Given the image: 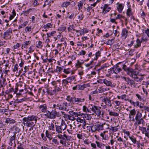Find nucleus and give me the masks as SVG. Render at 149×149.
I'll use <instances>...</instances> for the list:
<instances>
[{"instance_id":"nucleus-64","label":"nucleus","mask_w":149,"mask_h":149,"mask_svg":"<svg viewBox=\"0 0 149 149\" xmlns=\"http://www.w3.org/2000/svg\"><path fill=\"white\" fill-rule=\"evenodd\" d=\"M67 78L68 80V81H69V82H70L74 80L75 79V77L74 76H72Z\"/></svg>"},{"instance_id":"nucleus-42","label":"nucleus","mask_w":149,"mask_h":149,"mask_svg":"<svg viewBox=\"0 0 149 149\" xmlns=\"http://www.w3.org/2000/svg\"><path fill=\"white\" fill-rule=\"evenodd\" d=\"M83 63V62H81L79 60H77L75 66L77 68H81L82 67H83L81 66V65Z\"/></svg>"},{"instance_id":"nucleus-46","label":"nucleus","mask_w":149,"mask_h":149,"mask_svg":"<svg viewBox=\"0 0 149 149\" xmlns=\"http://www.w3.org/2000/svg\"><path fill=\"white\" fill-rule=\"evenodd\" d=\"M82 110L84 112L86 113H91L90 110L85 106L83 107Z\"/></svg>"},{"instance_id":"nucleus-60","label":"nucleus","mask_w":149,"mask_h":149,"mask_svg":"<svg viewBox=\"0 0 149 149\" xmlns=\"http://www.w3.org/2000/svg\"><path fill=\"white\" fill-rule=\"evenodd\" d=\"M129 114L132 115V116H134L136 114V111L134 109H132L130 111Z\"/></svg>"},{"instance_id":"nucleus-13","label":"nucleus","mask_w":149,"mask_h":149,"mask_svg":"<svg viewBox=\"0 0 149 149\" xmlns=\"http://www.w3.org/2000/svg\"><path fill=\"white\" fill-rule=\"evenodd\" d=\"M39 109L42 112L47 113V111L48 110H47V106L46 104H44L40 105L39 107Z\"/></svg>"},{"instance_id":"nucleus-58","label":"nucleus","mask_w":149,"mask_h":149,"mask_svg":"<svg viewBox=\"0 0 149 149\" xmlns=\"http://www.w3.org/2000/svg\"><path fill=\"white\" fill-rule=\"evenodd\" d=\"M101 52L100 51H98L95 54V57L94 58V59L97 60L98 57L100 56Z\"/></svg>"},{"instance_id":"nucleus-37","label":"nucleus","mask_w":149,"mask_h":149,"mask_svg":"<svg viewBox=\"0 0 149 149\" xmlns=\"http://www.w3.org/2000/svg\"><path fill=\"white\" fill-rule=\"evenodd\" d=\"M21 45L18 43H17L15 45H14L13 47V49L14 50V51H15V50H19V48L20 47Z\"/></svg>"},{"instance_id":"nucleus-8","label":"nucleus","mask_w":149,"mask_h":149,"mask_svg":"<svg viewBox=\"0 0 149 149\" xmlns=\"http://www.w3.org/2000/svg\"><path fill=\"white\" fill-rule=\"evenodd\" d=\"M139 72L138 71H136L132 68H131L129 70V72L127 74L130 76L131 77L134 78L138 74Z\"/></svg>"},{"instance_id":"nucleus-18","label":"nucleus","mask_w":149,"mask_h":149,"mask_svg":"<svg viewBox=\"0 0 149 149\" xmlns=\"http://www.w3.org/2000/svg\"><path fill=\"white\" fill-rule=\"evenodd\" d=\"M87 12V14L88 15H90L92 13H93L94 10L92 9V8L91 6H88L85 9Z\"/></svg>"},{"instance_id":"nucleus-31","label":"nucleus","mask_w":149,"mask_h":149,"mask_svg":"<svg viewBox=\"0 0 149 149\" xmlns=\"http://www.w3.org/2000/svg\"><path fill=\"white\" fill-rule=\"evenodd\" d=\"M47 93L49 95H53L56 94V91L54 90H48L47 91Z\"/></svg>"},{"instance_id":"nucleus-7","label":"nucleus","mask_w":149,"mask_h":149,"mask_svg":"<svg viewBox=\"0 0 149 149\" xmlns=\"http://www.w3.org/2000/svg\"><path fill=\"white\" fill-rule=\"evenodd\" d=\"M122 79L127 82V84L131 86L133 85L134 87H136V85H135V82L134 80L130 79L129 77H122Z\"/></svg>"},{"instance_id":"nucleus-33","label":"nucleus","mask_w":149,"mask_h":149,"mask_svg":"<svg viewBox=\"0 0 149 149\" xmlns=\"http://www.w3.org/2000/svg\"><path fill=\"white\" fill-rule=\"evenodd\" d=\"M71 3L70 1H65L61 5V7L63 8H66Z\"/></svg>"},{"instance_id":"nucleus-25","label":"nucleus","mask_w":149,"mask_h":149,"mask_svg":"<svg viewBox=\"0 0 149 149\" xmlns=\"http://www.w3.org/2000/svg\"><path fill=\"white\" fill-rule=\"evenodd\" d=\"M124 6L123 4H119L118 6L117 7V9L118 11L121 13L122 12V10Z\"/></svg>"},{"instance_id":"nucleus-19","label":"nucleus","mask_w":149,"mask_h":149,"mask_svg":"<svg viewBox=\"0 0 149 149\" xmlns=\"http://www.w3.org/2000/svg\"><path fill=\"white\" fill-rule=\"evenodd\" d=\"M48 128L49 130L52 131H55V128L54 124L52 123H48Z\"/></svg>"},{"instance_id":"nucleus-44","label":"nucleus","mask_w":149,"mask_h":149,"mask_svg":"<svg viewBox=\"0 0 149 149\" xmlns=\"http://www.w3.org/2000/svg\"><path fill=\"white\" fill-rule=\"evenodd\" d=\"M63 140L66 141H70L71 139L70 136L65 134H64L63 135Z\"/></svg>"},{"instance_id":"nucleus-34","label":"nucleus","mask_w":149,"mask_h":149,"mask_svg":"<svg viewBox=\"0 0 149 149\" xmlns=\"http://www.w3.org/2000/svg\"><path fill=\"white\" fill-rule=\"evenodd\" d=\"M136 120V121L137 124L138 125L141 124L143 125L145 123V121L143 118H140Z\"/></svg>"},{"instance_id":"nucleus-30","label":"nucleus","mask_w":149,"mask_h":149,"mask_svg":"<svg viewBox=\"0 0 149 149\" xmlns=\"http://www.w3.org/2000/svg\"><path fill=\"white\" fill-rule=\"evenodd\" d=\"M31 42L30 41H26L24 42L23 45H22V48L23 49V47L26 48L27 47V46L30 44Z\"/></svg>"},{"instance_id":"nucleus-51","label":"nucleus","mask_w":149,"mask_h":149,"mask_svg":"<svg viewBox=\"0 0 149 149\" xmlns=\"http://www.w3.org/2000/svg\"><path fill=\"white\" fill-rule=\"evenodd\" d=\"M114 39L109 40L106 43V44L108 45H112L114 42Z\"/></svg>"},{"instance_id":"nucleus-21","label":"nucleus","mask_w":149,"mask_h":149,"mask_svg":"<svg viewBox=\"0 0 149 149\" xmlns=\"http://www.w3.org/2000/svg\"><path fill=\"white\" fill-rule=\"evenodd\" d=\"M5 122L7 124H14L16 122V121L13 119L7 118L6 119Z\"/></svg>"},{"instance_id":"nucleus-20","label":"nucleus","mask_w":149,"mask_h":149,"mask_svg":"<svg viewBox=\"0 0 149 149\" xmlns=\"http://www.w3.org/2000/svg\"><path fill=\"white\" fill-rule=\"evenodd\" d=\"M90 127L91 128V130L92 132H95L96 131H98L97 123L92 126H90Z\"/></svg>"},{"instance_id":"nucleus-14","label":"nucleus","mask_w":149,"mask_h":149,"mask_svg":"<svg viewBox=\"0 0 149 149\" xmlns=\"http://www.w3.org/2000/svg\"><path fill=\"white\" fill-rule=\"evenodd\" d=\"M111 9V8L109 7L108 4H105L103 7L102 13L105 14L109 12Z\"/></svg>"},{"instance_id":"nucleus-15","label":"nucleus","mask_w":149,"mask_h":149,"mask_svg":"<svg viewBox=\"0 0 149 149\" xmlns=\"http://www.w3.org/2000/svg\"><path fill=\"white\" fill-rule=\"evenodd\" d=\"M110 100V98L109 99L106 97L103 99L102 101L104 102L106 105L108 106L109 107H111L112 106V104Z\"/></svg>"},{"instance_id":"nucleus-6","label":"nucleus","mask_w":149,"mask_h":149,"mask_svg":"<svg viewBox=\"0 0 149 149\" xmlns=\"http://www.w3.org/2000/svg\"><path fill=\"white\" fill-rule=\"evenodd\" d=\"M12 33V29L11 28L9 29L4 33L3 38L6 39H10Z\"/></svg>"},{"instance_id":"nucleus-4","label":"nucleus","mask_w":149,"mask_h":149,"mask_svg":"<svg viewBox=\"0 0 149 149\" xmlns=\"http://www.w3.org/2000/svg\"><path fill=\"white\" fill-rule=\"evenodd\" d=\"M66 100L68 101L73 104L75 103L76 104H78L80 103L84 102V98L75 97H71L70 96H68L67 97Z\"/></svg>"},{"instance_id":"nucleus-48","label":"nucleus","mask_w":149,"mask_h":149,"mask_svg":"<svg viewBox=\"0 0 149 149\" xmlns=\"http://www.w3.org/2000/svg\"><path fill=\"white\" fill-rule=\"evenodd\" d=\"M45 135L48 138L49 140H51L52 139V137L51 135L49 133L47 130H46L45 132Z\"/></svg>"},{"instance_id":"nucleus-57","label":"nucleus","mask_w":149,"mask_h":149,"mask_svg":"<svg viewBox=\"0 0 149 149\" xmlns=\"http://www.w3.org/2000/svg\"><path fill=\"white\" fill-rule=\"evenodd\" d=\"M27 22H24V23L21 24L19 25L18 29L19 30L21 29V28H23L25 26L27 25Z\"/></svg>"},{"instance_id":"nucleus-24","label":"nucleus","mask_w":149,"mask_h":149,"mask_svg":"<svg viewBox=\"0 0 149 149\" xmlns=\"http://www.w3.org/2000/svg\"><path fill=\"white\" fill-rule=\"evenodd\" d=\"M83 118H85L87 120H90L91 118V116L90 115L87 113H82Z\"/></svg>"},{"instance_id":"nucleus-16","label":"nucleus","mask_w":149,"mask_h":149,"mask_svg":"<svg viewBox=\"0 0 149 149\" xmlns=\"http://www.w3.org/2000/svg\"><path fill=\"white\" fill-rule=\"evenodd\" d=\"M113 72L116 74H118L122 71L121 69L119 67L118 65L113 66Z\"/></svg>"},{"instance_id":"nucleus-5","label":"nucleus","mask_w":149,"mask_h":149,"mask_svg":"<svg viewBox=\"0 0 149 149\" xmlns=\"http://www.w3.org/2000/svg\"><path fill=\"white\" fill-rule=\"evenodd\" d=\"M90 109L98 116H100L101 115H102L103 114V113L101 114L102 109L100 107L91 105L90 107Z\"/></svg>"},{"instance_id":"nucleus-12","label":"nucleus","mask_w":149,"mask_h":149,"mask_svg":"<svg viewBox=\"0 0 149 149\" xmlns=\"http://www.w3.org/2000/svg\"><path fill=\"white\" fill-rule=\"evenodd\" d=\"M129 32L128 30L126 28L123 29L121 33V37L125 39L128 35Z\"/></svg>"},{"instance_id":"nucleus-55","label":"nucleus","mask_w":149,"mask_h":149,"mask_svg":"<svg viewBox=\"0 0 149 149\" xmlns=\"http://www.w3.org/2000/svg\"><path fill=\"white\" fill-rule=\"evenodd\" d=\"M71 72V70L69 68L65 69L63 70V72L67 74L70 73Z\"/></svg>"},{"instance_id":"nucleus-53","label":"nucleus","mask_w":149,"mask_h":149,"mask_svg":"<svg viewBox=\"0 0 149 149\" xmlns=\"http://www.w3.org/2000/svg\"><path fill=\"white\" fill-rule=\"evenodd\" d=\"M56 33V31H53L50 33H47V38L50 37L51 36H53V35Z\"/></svg>"},{"instance_id":"nucleus-27","label":"nucleus","mask_w":149,"mask_h":149,"mask_svg":"<svg viewBox=\"0 0 149 149\" xmlns=\"http://www.w3.org/2000/svg\"><path fill=\"white\" fill-rule=\"evenodd\" d=\"M68 32H72V31L75 30V26L73 24H72L69 26L67 29Z\"/></svg>"},{"instance_id":"nucleus-11","label":"nucleus","mask_w":149,"mask_h":149,"mask_svg":"<svg viewBox=\"0 0 149 149\" xmlns=\"http://www.w3.org/2000/svg\"><path fill=\"white\" fill-rule=\"evenodd\" d=\"M68 107V103L67 102L60 103L59 110H66Z\"/></svg>"},{"instance_id":"nucleus-26","label":"nucleus","mask_w":149,"mask_h":149,"mask_svg":"<svg viewBox=\"0 0 149 149\" xmlns=\"http://www.w3.org/2000/svg\"><path fill=\"white\" fill-rule=\"evenodd\" d=\"M142 42L139 39H137L136 41V44L134 45V47L135 48H138L141 46V44Z\"/></svg>"},{"instance_id":"nucleus-17","label":"nucleus","mask_w":149,"mask_h":149,"mask_svg":"<svg viewBox=\"0 0 149 149\" xmlns=\"http://www.w3.org/2000/svg\"><path fill=\"white\" fill-rule=\"evenodd\" d=\"M142 133L145 134V136L149 138V131H147L146 128L145 127H140V129Z\"/></svg>"},{"instance_id":"nucleus-23","label":"nucleus","mask_w":149,"mask_h":149,"mask_svg":"<svg viewBox=\"0 0 149 149\" xmlns=\"http://www.w3.org/2000/svg\"><path fill=\"white\" fill-rule=\"evenodd\" d=\"M97 128L98 131L99 132L100 131L102 130L103 129V125L105 124L101 123H97Z\"/></svg>"},{"instance_id":"nucleus-10","label":"nucleus","mask_w":149,"mask_h":149,"mask_svg":"<svg viewBox=\"0 0 149 149\" xmlns=\"http://www.w3.org/2000/svg\"><path fill=\"white\" fill-rule=\"evenodd\" d=\"M143 76V75L139 72L138 74L134 78V80L137 82H140L144 78Z\"/></svg>"},{"instance_id":"nucleus-49","label":"nucleus","mask_w":149,"mask_h":149,"mask_svg":"<svg viewBox=\"0 0 149 149\" xmlns=\"http://www.w3.org/2000/svg\"><path fill=\"white\" fill-rule=\"evenodd\" d=\"M52 26V24L50 23H48L44 25L43 28L45 29H47L49 28H51Z\"/></svg>"},{"instance_id":"nucleus-41","label":"nucleus","mask_w":149,"mask_h":149,"mask_svg":"<svg viewBox=\"0 0 149 149\" xmlns=\"http://www.w3.org/2000/svg\"><path fill=\"white\" fill-rule=\"evenodd\" d=\"M69 127L68 129H67V131L68 133L70 134H72V131L74 129V128H72V126L71 124H70L69 125Z\"/></svg>"},{"instance_id":"nucleus-38","label":"nucleus","mask_w":149,"mask_h":149,"mask_svg":"<svg viewBox=\"0 0 149 149\" xmlns=\"http://www.w3.org/2000/svg\"><path fill=\"white\" fill-rule=\"evenodd\" d=\"M122 68L125 71L127 72V74L129 72V70L131 69V68L127 67V66L125 65H123Z\"/></svg>"},{"instance_id":"nucleus-43","label":"nucleus","mask_w":149,"mask_h":149,"mask_svg":"<svg viewBox=\"0 0 149 149\" xmlns=\"http://www.w3.org/2000/svg\"><path fill=\"white\" fill-rule=\"evenodd\" d=\"M129 139L131 140L132 142L134 144H136L137 141L136 138L134 137V136H130Z\"/></svg>"},{"instance_id":"nucleus-2","label":"nucleus","mask_w":149,"mask_h":149,"mask_svg":"<svg viewBox=\"0 0 149 149\" xmlns=\"http://www.w3.org/2000/svg\"><path fill=\"white\" fill-rule=\"evenodd\" d=\"M44 115L46 118L50 119H55L56 117H58L61 116V113L59 111H56L55 109L52 110L51 111H47V113H45Z\"/></svg>"},{"instance_id":"nucleus-54","label":"nucleus","mask_w":149,"mask_h":149,"mask_svg":"<svg viewBox=\"0 0 149 149\" xmlns=\"http://www.w3.org/2000/svg\"><path fill=\"white\" fill-rule=\"evenodd\" d=\"M66 29V27L65 26H63L61 27H59L58 29V31H59L61 32H63L65 31Z\"/></svg>"},{"instance_id":"nucleus-1","label":"nucleus","mask_w":149,"mask_h":149,"mask_svg":"<svg viewBox=\"0 0 149 149\" xmlns=\"http://www.w3.org/2000/svg\"><path fill=\"white\" fill-rule=\"evenodd\" d=\"M38 117L37 116L32 115L26 117H24L23 119V124L24 125L28 127H30L29 130L32 129L33 127L35 125L38 120Z\"/></svg>"},{"instance_id":"nucleus-32","label":"nucleus","mask_w":149,"mask_h":149,"mask_svg":"<svg viewBox=\"0 0 149 149\" xmlns=\"http://www.w3.org/2000/svg\"><path fill=\"white\" fill-rule=\"evenodd\" d=\"M148 36H146V35L143 34L142 35L141 41L142 42H146L148 40Z\"/></svg>"},{"instance_id":"nucleus-50","label":"nucleus","mask_w":149,"mask_h":149,"mask_svg":"<svg viewBox=\"0 0 149 149\" xmlns=\"http://www.w3.org/2000/svg\"><path fill=\"white\" fill-rule=\"evenodd\" d=\"M12 13V15H11L9 17V20H11L16 15V13L14 9L13 10Z\"/></svg>"},{"instance_id":"nucleus-9","label":"nucleus","mask_w":149,"mask_h":149,"mask_svg":"<svg viewBox=\"0 0 149 149\" xmlns=\"http://www.w3.org/2000/svg\"><path fill=\"white\" fill-rule=\"evenodd\" d=\"M60 102H56L54 101L49 103V105L50 107L52 108H54V109H59Z\"/></svg>"},{"instance_id":"nucleus-22","label":"nucleus","mask_w":149,"mask_h":149,"mask_svg":"<svg viewBox=\"0 0 149 149\" xmlns=\"http://www.w3.org/2000/svg\"><path fill=\"white\" fill-rule=\"evenodd\" d=\"M84 70L83 67H82L81 68H79L78 69V74L80 76L81 79L82 78V76L84 74Z\"/></svg>"},{"instance_id":"nucleus-35","label":"nucleus","mask_w":149,"mask_h":149,"mask_svg":"<svg viewBox=\"0 0 149 149\" xmlns=\"http://www.w3.org/2000/svg\"><path fill=\"white\" fill-rule=\"evenodd\" d=\"M142 116V114L139 111H137L135 117V120H137L138 119L141 118Z\"/></svg>"},{"instance_id":"nucleus-40","label":"nucleus","mask_w":149,"mask_h":149,"mask_svg":"<svg viewBox=\"0 0 149 149\" xmlns=\"http://www.w3.org/2000/svg\"><path fill=\"white\" fill-rule=\"evenodd\" d=\"M88 31L87 29H83L81 30L80 35L81 36L84 35L85 33H87L88 32Z\"/></svg>"},{"instance_id":"nucleus-63","label":"nucleus","mask_w":149,"mask_h":149,"mask_svg":"<svg viewBox=\"0 0 149 149\" xmlns=\"http://www.w3.org/2000/svg\"><path fill=\"white\" fill-rule=\"evenodd\" d=\"M52 139V142H53L55 145H58L59 144V142L57 139L53 138Z\"/></svg>"},{"instance_id":"nucleus-3","label":"nucleus","mask_w":149,"mask_h":149,"mask_svg":"<svg viewBox=\"0 0 149 149\" xmlns=\"http://www.w3.org/2000/svg\"><path fill=\"white\" fill-rule=\"evenodd\" d=\"M67 127V125L65 121L63 119L61 120L60 125H55L56 131L58 134L62 133L63 131L66 129Z\"/></svg>"},{"instance_id":"nucleus-56","label":"nucleus","mask_w":149,"mask_h":149,"mask_svg":"<svg viewBox=\"0 0 149 149\" xmlns=\"http://www.w3.org/2000/svg\"><path fill=\"white\" fill-rule=\"evenodd\" d=\"M95 143L97 144V146L100 148H101L102 147L104 146H105V145H104V144L100 143L98 141H96Z\"/></svg>"},{"instance_id":"nucleus-52","label":"nucleus","mask_w":149,"mask_h":149,"mask_svg":"<svg viewBox=\"0 0 149 149\" xmlns=\"http://www.w3.org/2000/svg\"><path fill=\"white\" fill-rule=\"evenodd\" d=\"M109 115L111 116H117L119 115L118 113H117L110 111L109 112Z\"/></svg>"},{"instance_id":"nucleus-45","label":"nucleus","mask_w":149,"mask_h":149,"mask_svg":"<svg viewBox=\"0 0 149 149\" xmlns=\"http://www.w3.org/2000/svg\"><path fill=\"white\" fill-rule=\"evenodd\" d=\"M126 14L128 17L132 15V10L130 8H128Z\"/></svg>"},{"instance_id":"nucleus-29","label":"nucleus","mask_w":149,"mask_h":149,"mask_svg":"<svg viewBox=\"0 0 149 149\" xmlns=\"http://www.w3.org/2000/svg\"><path fill=\"white\" fill-rule=\"evenodd\" d=\"M84 3V1L82 0L78 3V10H80L82 8L83 5Z\"/></svg>"},{"instance_id":"nucleus-62","label":"nucleus","mask_w":149,"mask_h":149,"mask_svg":"<svg viewBox=\"0 0 149 149\" xmlns=\"http://www.w3.org/2000/svg\"><path fill=\"white\" fill-rule=\"evenodd\" d=\"M66 141H65L64 140L62 139H61L60 141V143L62 144L64 146H66Z\"/></svg>"},{"instance_id":"nucleus-36","label":"nucleus","mask_w":149,"mask_h":149,"mask_svg":"<svg viewBox=\"0 0 149 149\" xmlns=\"http://www.w3.org/2000/svg\"><path fill=\"white\" fill-rule=\"evenodd\" d=\"M118 126L115 127H111L110 128H108L111 131L113 132H116L118 130Z\"/></svg>"},{"instance_id":"nucleus-61","label":"nucleus","mask_w":149,"mask_h":149,"mask_svg":"<svg viewBox=\"0 0 149 149\" xmlns=\"http://www.w3.org/2000/svg\"><path fill=\"white\" fill-rule=\"evenodd\" d=\"M76 120L77 122H79L81 123H85V121L79 117H77L76 119Z\"/></svg>"},{"instance_id":"nucleus-28","label":"nucleus","mask_w":149,"mask_h":149,"mask_svg":"<svg viewBox=\"0 0 149 149\" xmlns=\"http://www.w3.org/2000/svg\"><path fill=\"white\" fill-rule=\"evenodd\" d=\"M104 84L107 86H110L113 87V85L112 84V82L108 80L105 79L104 81Z\"/></svg>"},{"instance_id":"nucleus-39","label":"nucleus","mask_w":149,"mask_h":149,"mask_svg":"<svg viewBox=\"0 0 149 149\" xmlns=\"http://www.w3.org/2000/svg\"><path fill=\"white\" fill-rule=\"evenodd\" d=\"M105 132H103L101 133L100 134V135L102 137L103 139L107 140L108 139L109 137L107 135H105Z\"/></svg>"},{"instance_id":"nucleus-47","label":"nucleus","mask_w":149,"mask_h":149,"mask_svg":"<svg viewBox=\"0 0 149 149\" xmlns=\"http://www.w3.org/2000/svg\"><path fill=\"white\" fill-rule=\"evenodd\" d=\"M88 84H84L81 85H78V88L80 90H83L84 88L88 86Z\"/></svg>"},{"instance_id":"nucleus-59","label":"nucleus","mask_w":149,"mask_h":149,"mask_svg":"<svg viewBox=\"0 0 149 149\" xmlns=\"http://www.w3.org/2000/svg\"><path fill=\"white\" fill-rule=\"evenodd\" d=\"M6 80L5 79L3 78L2 80H0V83L4 87L6 84Z\"/></svg>"}]
</instances>
